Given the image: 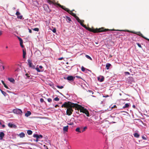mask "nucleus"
<instances>
[{"label": "nucleus", "mask_w": 149, "mask_h": 149, "mask_svg": "<svg viewBox=\"0 0 149 149\" xmlns=\"http://www.w3.org/2000/svg\"><path fill=\"white\" fill-rule=\"evenodd\" d=\"M74 79L75 77H74L73 76H69L67 77L66 79L69 81H72L74 80Z\"/></svg>", "instance_id": "obj_6"}, {"label": "nucleus", "mask_w": 149, "mask_h": 149, "mask_svg": "<svg viewBox=\"0 0 149 149\" xmlns=\"http://www.w3.org/2000/svg\"><path fill=\"white\" fill-rule=\"evenodd\" d=\"M66 19L69 21H71V19L68 16H66Z\"/></svg>", "instance_id": "obj_31"}, {"label": "nucleus", "mask_w": 149, "mask_h": 149, "mask_svg": "<svg viewBox=\"0 0 149 149\" xmlns=\"http://www.w3.org/2000/svg\"><path fill=\"white\" fill-rule=\"evenodd\" d=\"M57 91L58 92H59L58 91Z\"/></svg>", "instance_id": "obj_62"}, {"label": "nucleus", "mask_w": 149, "mask_h": 149, "mask_svg": "<svg viewBox=\"0 0 149 149\" xmlns=\"http://www.w3.org/2000/svg\"><path fill=\"white\" fill-rule=\"evenodd\" d=\"M85 56L88 59H89L90 60H92V58H91V57L90 56H89L88 55H86V56Z\"/></svg>", "instance_id": "obj_22"}, {"label": "nucleus", "mask_w": 149, "mask_h": 149, "mask_svg": "<svg viewBox=\"0 0 149 149\" xmlns=\"http://www.w3.org/2000/svg\"><path fill=\"white\" fill-rule=\"evenodd\" d=\"M47 0V2L48 3H49L50 4H53V2L50 1V0Z\"/></svg>", "instance_id": "obj_23"}, {"label": "nucleus", "mask_w": 149, "mask_h": 149, "mask_svg": "<svg viewBox=\"0 0 149 149\" xmlns=\"http://www.w3.org/2000/svg\"><path fill=\"white\" fill-rule=\"evenodd\" d=\"M25 134L23 132H21L19 133L18 135V136H19L21 138H23L25 136Z\"/></svg>", "instance_id": "obj_7"}, {"label": "nucleus", "mask_w": 149, "mask_h": 149, "mask_svg": "<svg viewBox=\"0 0 149 149\" xmlns=\"http://www.w3.org/2000/svg\"><path fill=\"white\" fill-rule=\"evenodd\" d=\"M26 52L25 50L24 49H23V57L24 58H26Z\"/></svg>", "instance_id": "obj_10"}, {"label": "nucleus", "mask_w": 149, "mask_h": 149, "mask_svg": "<svg viewBox=\"0 0 149 149\" xmlns=\"http://www.w3.org/2000/svg\"><path fill=\"white\" fill-rule=\"evenodd\" d=\"M35 69L37 71V72H42L44 70H40L39 68H36Z\"/></svg>", "instance_id": "obj_20"}, {"label": "nucleus", "mask_w": 149, "mask_h": 149, "mask_svg": "<svg viewBox=\"0 0 149 149\" xmlns=\"http://www.w3.org/2000/svg\"><path fill=\"white\" fill-rule=\"evenodd\" d=\"M39 68H40L41 69V70H42V69L43 68V67L41 65H40L39 66Z\"/></svg>", "instance_id": "obj_46"}, {"label": "nucleus", "mask_w": 149, "mask_h": 149, "mask_svg": "<svg viewBox=\"0 0 149 149\" xmlns=\"http://www.w3.org/2000/svg\"><path fill=\"white\" fill-rule=\"evenodd\" d=\"M27 133L29 135H30L32 134V132L31 130H29L27 131Z\"/></svg>", "instance_id": "obj_21"}, {"label": "nucleus", "mask_w": 149, "mask_h": 149, "mask_svg": "<svg viewBox=\"0 0 149 149\" xmlns=\"http://www.w3.org/2000/svg\"><path fill=\"white\" fill-rule=\"evenodd\" d=\"M137 45L140 48H141L142 47L141 45L140 44H139V43H137Z\"/></svg>", "instance_id": "obj_39"}, {"label": "nucleus", "mask_w": 149, "mask_h": 149, "mask_svg": "<svg viewBox=\"0 0 149 149\" xmlns=\"http://www.w3.org/2000/svg\"><path fill=\"white\" fill-rule=\"evenodd\" d=\"M40 102H44V99L43 98H40Z\"/></svg>", "instance_id": "obj_41"}, {"label": "nucleus", "mask_w": 149, "mask_h": 149, "mask_svg": "<svg viewBox=\"0 0 149 149\" xmlns=\"http://www.w3.org/2000/svg\"><path fill=\"white\" fill-rule=\"evenodd\" d=\"M2 68H3V70L5 68H4V66H2Z\"/></svg>", "instance_id": "obj_55"}, {"label": "nucleus", "mask_w": 149, "mask_h": 149, "mask_svg": "<svg viewBox=\"0 0 149 149\" xmlns=\"http://www.w3.org/2000/svg\"><path fill=\"white\" fill-rule=\"evenodd\" d=\"M25 75L26 77V78H29V77H30V76H29V74H25Z\"/></svg>", "instance_id": "obj_40"}, {"label": "nucleus", "mask_w": 149, "mask_h": 149, "mask_svg": "<svg viewBox=\"0 0 149 149\" xmlns=\"http://www.w3.org/2000/svg\"><path fill=\"white\" fill-rule=\"evenodd\" d=\"M73 103H72L70 102H65L61 106L62 107H65L68 108Z\"/></svg>", "instance_id": "obj_3"}, {"label": "nucleus", "mask_w": 149, "mask_h": 149, "mask_svg": "<svg viewBox=\"0 0 149 149\" xmlns=\"http://www.w3.org/2000/svg\"><path fill=\"white\" fill-rule=\"evenodd\" d=\"M56 87L58 88H60V89H62L63 88V86H59L57 85L56 86Z\"/></svg>", "instance_id": "obj_25"}, {"label": "nucleus", "mask_w": 149, "mask_h": 149, "mask_svg": "<svg viewBox=\"0 0 149 149\" xmlns=\"http://www.w3.org/2000/svg\"><path fill=\"white\" fill-rule=\"evenodd\" d=\"M76 113H77L79 114V113L78 111H76Z\"/></svg>", "instance_id": "obj_57"}, {"label": "nucleus", "mask_w": 149, "mask_h": 149, "mask_svg": "<svg viewBox=\"0 0 149 149\" xmlns=\"http://www.w3.org/2000/svg\"><path fill=\"white\" fill-rule=\"evenodd\" d=\"M55 107H59L58 105L56 104L54 106Z\"/></svg>", "instance_id": "obj_51"}, {"label": "nucleus", "mask_w": 149, "mask_h": 149, "mask_svg": "<svg viewBox=\"0 0 149 149\" xmlns=\"http://www.w3.org/2000/svg\"><path fill=\"white\" fill-rule=\"evenodd\" d=\"M38 138H37V139H41L42 138V136L41 135H38Z\"/></svg>", "instance_id": "obj_28"}, {"label": "nucleus", "mask_w": 149, "mask_h": 149, "mask_svg": "<svg viewBox=\"0 0 149 149\" xmlns=\"http://www.w3.org/2000/svg\"><path fill=\"white\" fill-rule=\"evenodd\" d=\"M130 103H126L125 104L124 106L123 107V108H127L129 107V105H130Z\"/></svg>", "instance_id": "obj_18"}, {"label": "nucleus", "mask_w": 149, "mask_h": 149, "mask_svg": "<svg viewBox=\"0 0 149 149\" xmlns=\"http://www.w3.org/2000/svg\"><path fill=\"white\" fill-rule=\"evenodd\" d=\"M13 112L14 113L17 114H21L22 113V110L20 109H14L13 110Z\"/></svg>", "instance_id": "obj_4"}, {"label": "nucleus", "mask_w": 149, "mask_h": 149, "mask_svg": "<svg viewBox=\"0 0 149 149\" xmlns=\"http://www.w3.org/2000/svg\"><path fill=\"white\" fill-rule=\"evenodd\" d=\"M38 135L37 134H35L33 135V137L34 138H36V139H37V138H38Z\"/></svg>", "instance_id": "obj_24"}, {"label": "nucleus", "mask_w": 149, "mask_h": 149, "mask_svg": "<svg viewBox=\"0 0 149 149\" xmlns=\"http://www.w3.org/2000/svg\"><path fill=\"white\" fill-rule=\"evenodd\" d=\"M125 73L126 74H128V75H129L130 74V73L128 72H125Z\"/></svg>", "instance_id": "obj_44"}, {"label": "nucleus", "mask_w": 149, "mask_h": 149, "mask_svg": "<svg viewBox=\"0 0 149 149\" xmlns=\"http://www.w3.org/2000/svg\"><path fill=\"white\" fill-rule=\"evenodd\" d=\"M142 138L144 140H146L147 139L146 137L144 136H142Z\"/></svg>", "instance_id": "obj_35"}, {"label": "nucleus", "mask_w": 149, "mask_h": 149, "mask_svg": "<svg viewBox=\"0 0 149 149\" xmlns=\"http://www.w3.org/2000/svg\"><path fill=\"white\" fill-rule=\"evenodd\" d=\"M1 61H1H0V62Z\"/></svg>", "instance_id": "obj_64"}, {"label": "nucleus", "mask_w": 149, "mask_h": 149, "mask_svg": "<svg viewBox=\"0 0 149 149\" xmlns=\"http://www.w3.org/2000/svg\"><path fill=\"white\" fill-rule=\"evenodd\" d=\"M33 30L34 31H39V29L38 28H35L33 29Z\"/></svg>", "instance_id": "obj_29"}, {"label": "nucleus", "mask_w": 149, "mask_h": 149, "mask_svg": "<svg viewBox=\"0 0 149 149\" xmlns=\"http://www.w3.org/2000/svg\"><path fill=\"white\" fill-rule=\"evenodd\" d=\"M75 131L79 133L81 132V131L80 130V128L79 127H78L76 129Z\"/></svg>", "instance_id": "obj_16"}, {"label": "nucleus", "mask_w": 149, "mask_h": 149, "mask_svg": "<svg viewBox=\"0 0 149 149\" xmlns=\"http://www.w3.org/2000/svg\"><path fill=\"white\" fill-rule=\"evenodd\" d=\"M8 48V47L7 46L6 47V48L7 49V48Z\"/></svg>", "instance_id": "obj_58"}, {"label": "nucleus", "mask_w": 149, "mask_h": 149, "mask_svg": "<svg viewBox=\"0 0 149 149\" xmlns=\"http://www.w3.org/2000/svg\"><path fill=\"white\" fill-rule=\"evenodd\" d=\"M98 80L100 82H102V81H103L104 80V79L103 78L101 79H100V80L99 79V78H98Z\"/></svg>", "instance_id": "obj_37"}, {"label": "nucleus", "mask_w": 149, "mask_h": 149, "mask_svg": "<svg viewBox=\"0 0 149 149\" xmlns=\"http://www.w3.org/2000/svg\"><path fill=\"white\" fill-rule=\"evenodd\" d=\"M8 126L9 127H14L15 126V125L10 123H8Z\"/></svg>", "instance_id": "obj_15"}, {"label": "nucleus", "mask_w": 149, "mask_h": 149, "mask_svg": "<svg viewBox=\"0 0 149 149\" xmlns=\"http://www.w3.org/2000/svg\"><path fill=\"white\" fill-rule=\"evenodd\" d=\"M16 15L17 16L18 15H20V13L19 12L17 11L16 13Z\"/></svg>", "instance_id": "obj_33"}, {"label": "nucleus", "mask_w": 149, "mask_h": 149, "mask_svg": "<svg viewBox=\"0 0 149 149\" xmlns=\"http://www.w3.org/2000/svg\"><path fill=\"white\" fill-rule=\"evenodd\" d=\"M85 68L83 66H82L81 70L82 71H84L85 70Z\"/></svg>", "instance_id": "obj_32"}, {"label": "nucleus", "mask_w": 149, "mask_h": 149, "mask_svg": "<svg viewBox=\"0 0 149 149\" xmlns=\"http://www.w3.org/2000/svg\"><path fill=\"white\" fill-rule=\"evenodd\" d=\"M47 101L49 102H50L52 101V100L51 98H48L47 99Z\"/></svg>", "instance_id": "obj_36"}, {"label": "nucleus", "mask_w": 149, "mask_h": 149, "mask_svg": "<svg viewBox=\"0 0 149 149\" xmlns=\"http://www.w3.org/2000/svg\"><path fill=\"white\" fill-rule=\"evenodd\" d=\"M46 149H48L47 148Z\"/></svg>", "instance_id": "obj_63"}, {"label": "nucleus", "mask_w": 149, "mask_h": 149, "mask_svg": "<svg viewBox=\"0 0 149 149\" xmlns=\"http://www.w3.org/2000/svg\"><path fill=\"white\" fill-rule=\"evenodd\" d=\"M54 100L56 101H58L59 100V99L58 97H56L54 98Z\"/></svg>", "instance_id": "obj_30"}, {"label": "nucleus", "mask_w": 149, "mask_h": 149, "mask_svg": "<svg viewBox=\"0 0 149 149\" xmlns=\"http://www.w3.org/2000/svg\"><path fill=\"white\" fill-rule=\"evenodd\" d=\"M8 80L10 82L14 83L15 81L14 79L12 78H8Z\"/></svg>", "instance_id": "obj_14"}, {"label": "nucleus", "mask_w": 149, "mask_h": 149, "mask_svg": "<svg viewBox=\"0 0 149 149\" xmlns=\"http://www.w3.org/2000/svg\"><path fill=\"white\" fill-rule=\"evenodd\" d=\"M68 126L67 125L66 126H65L63 127V131L65 132H67L68 131Z\"/></svg>", "instance_id": "obj_11"}, {"label": "nucleus", "mask_w": 149, "mask_h": 149, "mask_svg": "<svg viewBox=\"0 0 149 149\" xmlns=\"http://www.w3.org/2000/svg\"><path fill=\"white\" fill-rule=\"evenodd\" d=\"M68 124L69 125H73V123H68Z\"/></svg>", "instance_id": "obj_47"}, {"label": "nucleus", "mask_w": 149, "mask_h": 149, "mask_svg": "<svg viewBox=\"0 0 149 149\" xmlns=\"http://www.w3.org/2000/svg\"><path fill=\"white\" fill-rule=\"evenodd\" d=\"M1 82L2 83V84H3V85L5 84V83H4V82L2 80Z\"/></svg>", "instance_id": "obj_49"}, {"label": "nucleus", "mask_w": 149, "mask_h": 149, "mask_svg": "<svg viewBox=\"0 0 149 149\" xmlns=\"http://www.w3.org/2000/svg\"><path fill=\"white\" fill-rule=\"evenodd\" d=\"M18 39L19 41H20V46H21V47H24V46H23V45H22L23 40H22V39L19 37H18Z\"/></svg>", "instance_id": "obj_8"}, {"label": "nucleus", "mask_w": 149, "mask_h": 149, "mask_svg": "<svg viewBox=\"0 0 149 149\" xmlns=\"http://www.w3.org/2000/svg\"><path fill=\"white\" fill-rule=\"evenodd\" d=\"M1 126L3 128H4L5 127V125L3 124Z\"/></svg>", "instance_id": "obj_50"}, {"label": "nucleus", "mask_w": 149, "mask_h": 149, "mask_svg": "<svg viewBox=\"0 0 149 149\" xmlns=\"http://www.w3.org/2000/svg\"><path fill=\"white\" fill-rule=\"evenodd\" d=\"M22 15H19L17 16V18L21 19H22Z\"/></svg>", "instance_id": "obj_26"}, {"label": "nucleus", "mask_w": 149, "mask_h": 149, "mask_svg": "<svg viewBox=\"0 0 149 149\" xmlns=\"http://www.w3.org/2000/svg\"><path fill=\"white\" fill-rule=\"evenodd\" d=\"M111 64L109 63H107L106 64V67L107 69L108 70L109 68L111 66Z\"/></svg>", "instance_id": "obj_13"}, {"label": "nucleus", "mask_w": 149, "mask_h": 149, "mask_svg": "<svg viewBox=\"0 0 149 149\" xmlns=\"http://www.w3.org/2000/svg\"><path fill=\"white\" fill-rule=\"evenodd\" d=\"M3 31H2L0 30V36H1L3 34Z\"/></svg>", "instance_id": "obj_43"}, {"label": "nucleus", "mask_w": 149, "mask_h": 149, "mask_svg": "<svg viewBox=\"0 0 149 149\" xmlns=\"http://www.w3.org/2000/svg\"><path fill=\"white\" fill-rule=\"evenodd\" d=\"M52 31L53 32V33H55L56 32V30L55 28H54L53 29Z\"/></svg>", "instance_id": "obj_38"}, {"label": "nucleus", "mask_w": 149, "mask_h": 149, "mask_svg": "<svg viewBox=\"0 0 149 149\" xmlns=\"http://www.w3.org/2000/svg\"><path fill=\"white\" fill-rule=\"evenodd\" d=\"M58 6H59V7H61L64 10H65L68 12L72 16H74L76 19L77 20L78 22L79 23L80 25L85 29L88 30L89 31H90L93 32L94 33H97V32H105L108 31H127L128 32H131V31H130L129 30H115L114 29H104V28L102 27L101 28H100L99 29H91V28H88L85 25H84L82 23L84 22V20H81L79 18L76 16L75 14L73 13L72 11H70L68 8H65V7L63 6H61L59 4H57Z\"/></svg>", "instance_id": "obj_1"}, {"label": "nucleus", "mask_w": 149, "mask_h": 149, "mask_svg": "<svg viewBox=\"0 0 149 149\" xmlns=\"http://www.w3.org/2000/svg\"><path fill=\"white\" fill-rule=\"evenodd\" d=\"M132 107L134 108H135V106L134 105H133V106H132Z\"/></svg>", "instance_id": "obj_56"}, {"label": "nucleus", "mask_w": 149, "mask_h": 149, "mask_svg": "<svg viewBox=\"0 0 149 149\" xmlns=\"http://www.w3.org/2000/svg\"><path fill=\"white\" fill-rule=\"evenodd\" d=\"M29 29V32L30 33H32V31L31 29Z\"/></svg>", "instance_id": "obj_48"}, {"label": "nucleus", "mask_w": 149, "mask_h": 149, "mask_svg": "<svg viewBox=\"0 0 149 149\" xmlns=\"http://www.w3.org/2000/svg\"><path fill=\"white\" fill-rule=\"evenodd\" d=\"M63 59V58H58V60H61Z\"/></svg>", "instance_id": "obj_52"}, {"label": "nucleus", "mask_w": 149, "mask_h": 149, "mask_svg": "<svg viewBox=\"0 0 149 149\" xmlns=\"http://www.w3.org/2000/svg\"><path fill=\"white\" fill-rule=\"evenodd\" d=\"M6 88H8V87L5 84L3 85Z\"/></svg>", "instance_id": "obj_42"}, {"label": "nucleus", "mask_w": 149, "mask_h": 149, "mask_svg": "<svg viewBox=\"0 0 149 149\" xmlns=\"http://www.w3.org/2000/svg\"><path fill=\"white\" fill-rule=\"evenodd\" d=\"M5 134L3 132H0V140H1L4 137Z\"/></svg>", "instance_id": "obj_9"}, {"label": "nucleus", "mask_w": 149, "mask_h": 149, "mask_svg": "<svg viewBox=\"0 0 149 149\" xmlns=\"http://www.w3.org/2000/svg\"><path fill=\"white\" fill-rule=\"evenodd\" d=\"M118 32L116 33V34H118Z\"/></svg>", "instance_id": "obj_61"}, {"label": "nucleus", "mask_w": 149, "mask_h": 149, "mask_svg": "<svg viewBox=\"0 0 149 149\" xmlns=\"http://www.w3.org/2000/svg\"><path fill=\"white\" fill-rule=\"evenodd\" d=\"M31 112L29 111H28L25 114V116L26 117H28L31 115Z\"/></svg>", "instance_id": "obj_12"}, {"label": "nucleus", "mask_w": 149, "mask_h": 149, "mask_svg": "<svg viewBox=\"0 0 149 149\" xmlns=\"http://www.w3.org/2000/svg\"><path fill=\"white\" fill-rule=\"evenodd\" d=\"M109 96L108 95H107V96H103V97H108Z\"/></svg>", "instance_id": "obj_54"}, {"label": "nucleus", "mask_w": 149, "mask_h": 149, "mask_svg": "<svg viewBox=\"0 0 149 149\" xmlns=\"http://www.w3.org/2000/svg\"><path fill=\"white\" fill-rule=\"evenodd\" d=\"M87 128L86 126L84 127L83 128V130L82 131V132H83Z\"/></svg>", "instance_id": "obj_27"}, {"label": "nucleus", "mask_w": 149, "mask_h": 149, "mask_svg": "<svg viewBox=\"0 0 149 149\" xmlns=\"http://www.w3.org/2000/svg\"><path fill=\"white\" fill-rule=\"evenodd\" d=\"M13 9L14 10H15V8H13Z\"/></svg>", "instance_id": "obj_60"}, {"label": "nucleus", "mask_w": 149, "mask_h": 149, "mask_svg": "<svg viewBox=\"0 0 149 149\" xmlns=\"http://www.w3.org/2000/svg\"><path fill=\"white\" fill-rule=\"evenodd\" d=\"M134 135L135 137L137 138H138L139 136V135L137 133H134Z\"/></svg>", "instance_id": "obj_17"}, {"label": "nucleus", "mask_w": 149, "mask_h": 149, "mask_svg": "<svg viewBox=\"0 0 149 149\" xmlns=\"http://www.w3.org/2000/svg\"><path fill=\"white\" fill-rule=\"evenodd\" d=\"M35 141L36 142H38V139H36Z\"/></svg>", "instance_id": "obj_53"}, {"label": "nucleus", "mask_w": 149, "mask_h": 149, "mask_svg": "<svg viewBox=\"0 0 149 149\" xmlns=\"http://www.w3.org/2000/svg\"><path fill=\"white\" fill-rule=\"evenodd\" d=\"M76 77H78V78H80V77H79L77 76Z\"/></svg>", "instance_id": "obj_59"}, {"label": "nucleus", "mask_w": 149, "mask_h": 149, "mask_svg": "<svg viewBox=\"0 0 149 149\" xmlns=\"http://www.w3.org/2000/svg\"><path fill=\"white\" fill-rule=\"evenodd\" d=\"M88 91L89 92L91 93L92 94H93V93L92 91L91 90H89Z\"/></svg>", "instance_id": "obj_45"}, {"label": "nucleus", "mask_w": 149, "mask_h": 149, "mask_svg": "<svg viewBox=\"0 0 149 149\" xmlns=\"http://www.w3.org/2000/svg\"><path fill=\"white\" fill-rule=\"evenodd\" d=\"M3 121L2 120H0V125H2L3 124Z\"/></svg>", "instance_id": "obj_34"}, {"label": "nucleus", "mask_w": 149, "mask_h": 149, "mask_svg": "<svg viewBox=\"0 0 149 149\" xmlns=\"http://www.w3.org/2000/svg\"><path fill=\"white\" fill-rule=\"evenodd\" d=\"M0 91H1V93H2V94L5 96H6L7 95V93L4 92L2 90H1L0 89Z\"/></svg>", "instance_id": "obj_19"}, {"label": "nucleus", "mask_w": 149, "mask_h": 149, "mask_svg": "<svg viewBox=\"0 0 149 149\" xmlns=\"http://www.w3.org/2000/svg\"><path fill=\"white\" fill-rule=\"evenodd\" d=\"M72 108H75V110H79L81 112L85 113L87 116H89V114L88 111L85 109L84 107L77 104L72 103L69 107L67 109L66 114L68 116L71 115L72 112L73 111Z\"/></svg>", "instance_id": "obj_2"}, {"label": "nucleus", "mask_w": 149, "mask_h": 149, "mask_svg": "<svg viewBox=\"0 0 149 149\" xmlns=\"http://www.w3.org/2000/svg\"><path fill=\"white\" fill-rule=\"evenodd\" d=\"M29 67L31 68L32 69L35 68V66L33 65L30 59H28L27 61Z\"/></svg>", "instance_id": "obj_5"}]
</instances>
